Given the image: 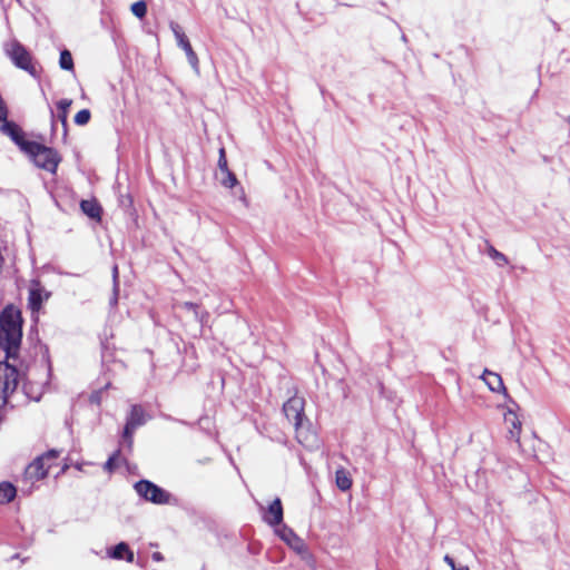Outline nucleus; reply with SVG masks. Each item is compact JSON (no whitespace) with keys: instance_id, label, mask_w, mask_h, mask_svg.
<instances>
[{"instance_id":"dca6fc26","label":"nucleus","mask_w":570,"mask_h":570,"mask_svg":"<svg viewBox=\"0 0 570 570\" xmlns=\"http://www.w3.org/2000/svg\"><path fill=\"white\" fill-rule=\"evenodd\" d=\"M114 559H126L128 562L134 561V552L129 549L128 544L125 542L118 543L110 553Z\"/></svg>"},{"instance_id":"6e6552de","label":"nucleus","mask_w":570,"mask_h":570,"mask_svg":"<svg viewBox=\"0 0 570 570\" xmlns=\"http://www.w3.org/2000/svg\"><path fill=\"white\" fill-rule=\"evenodd\" d=\"M170 29H171L175 38H176V41H177L178 46L185 51L189 63L193 67H197V65H198V57H197L196 52L194 51V49H193L188 38L186 37L183 28L178 23H176V22H170Z\"/></svg>"},{"instance_id":"9d476101","label":"nucleus","mask_w":570,"mask_h":570,"mask_svg":"<svg viewBox=\"0 0 570 570\" xmlns=\"http://www.w3.org/2000/svg\"><path fill=\"white\" fill-rule=\"evenodd\" d=\"M49 293L40 286V283H35L29 289L28 307L32 313H39L42 307L43 301L48 299Z\"/></svg>"},{"instance_id":"cd10ccee","label":"nucleus","mask_w":570,"mask_h":570,"mask_svg":"<svg viewBox=\"0 0 570 570\" xmlns=\"http://www.w3.org/2000/svg\"><path fill=\"white\" fill-rule=\"evenodd\" d=\"M181 307L188 311H193L197 315L199 305L193 302H185L183 303Z\"/></svg>"},{"instance_id":"2f4dec72","label":"nucleus","mask_w":570,"mask_h":570,"mask_svg":"<svg viewBox=\"0 0 570 570\" xmlns=\"http://www.w3.org/2000/svg\"><path fill=\"white\" fill-rule=\"evenodd\" d=\"M154 558H155L156 560H159V559H160V554L157 552V553H155V554H154Z\"/></svg>"},{"instance_id":"412c9836","label":"nucleus","mask_w":570,"mask_h":570,"mask_svg":"<svg viewBox=\"0 0 570 570\" xmlns=\"http://www.w3.org/2000/svg\"><path fill=\"white\" fill-rule=\"evenodd\" d=\"M120 454H121V450L120 449H117L109 458L108 460L105 462L104 464V470L108 473H112L117 466H118V461L120 459Z\"/></svg>"},{"instance_id":"c756f323","label":"nucleus","mask_w":570,"mask_h":570,"mask_svg":"<svg viewBox=\"0 0 570 570\" xmlns=\"http://www.w3.org/2000/svg\"><path fill=\"white\" fill-rule=\"evenodd\" d=\"M75 468H76L77 470H79V471H82V470H83V463H77V464L75 465Z\"/></svg>"},{"instance_id":"f8f14e48","label":"nucleus","mask_w":570,"mask_h":570,"mask_svg":"<svg viewBox=\"0 0 570 570\" xmlns=\"http://www.w3.org/2000/svg\"><path fill=\"white\" fill-rule=\"evenodd\" d=\"M504 422L509 425L510 438L520 444V434L522 431V423H521L518 414L512 410H508L504 413Z\"/></svg>"},{"instance_id":"ddd939ff","label":"nucleus","mask_w":570,"mask_h":570,"mask_svg":"<svg viewBox=\"0 0 570 570\" xmlns=\"http://www.w3.org/2000/svg\"><path fill=\"white\" fill-rule=\"evenodd\" d=\"M80 208L85 215L97 222L101 220L102 207L96 198L82 199L80 202Z\"/></svg>"},{"instance_id":"f3484780","label":"nucleus","mask_w":570,"mask_h":570,"mask_svg":"<svg viewBox=\"0 0 570 570\" xmlns=\"http://www.w3.org/2000/svg\"><path fill=\"white\" fill-rule=\"evenodd\" d=\"M335 482L340 490L347 491L352 488L353 481L345 469H338L335 473Z\"/></svg>"},{"instance_id":"9b49d317","label":"nucleus","mask_w":570,"mask_h":570,"mask_svg":"<svg viewBox=\"0 0 570 570\" xmlns=\"http://www.w3.org/2000/svg\"><path fill=\"white\" fill-rule=\"evenodd\" d=\"M263 519L272 527L278 525L283 521V505L279 498L269 503Z\"/></svg>"},{"instance_id":"a878e982","label":"nucleus","mask_w":570,"mask_h":570,"mask_svg":"<svg viewBox=\"0 0 570 570\" xmlns=\"http://www.w3.org/2000/svg\"><path fill=\"white\" fill-rule=\"evenodd\" d=\"M218 168L220 169L222 173L229 170L228 164H227V158H226V153H225L224 148H220V150H219Z\"/></svg>"},{"instance_id":"5701e85b","label":"nucleus","mask_w":570,"mask_h":570,"mask_svg":"<svg viewBox=\"0 0 570 570\" xmlns=\"http://www.w3.org/2000/svg\"><path fill=\"white\" fill-rule=\"evenodd\" d=\"M131 12L139 19H142L147 14V4L145 1L140 0L131 4Z\"/></svg>"},{"instance_id":"a211bd4d","label":"nucleus","mask_w":570,"mask_h":570,"mask_svg":"<svg viewBox=\"0 0 570 570\" xmlns=\"http://www.w3.org/2000/svg\"><path fill=\"white\" fill-rule=\"evenodd\" d=\"M17 494L16 488L9 482L0 483V504L11 502Z\"/></svg>"},{"instance_id":"4468645a","label":"nucleus","mask_w":570,"mask_h":570,"mask_svg":"<svg viewBox=\"0 0 570 570\" xmlns=\"http://www.w3.org/2000/svg\"><path fill=\"white\" fill-rule=\"evenodd\" d=\"M482 380L492 392L507 394V389L503 384L502 377L490 370H484Z\"/></svg>"},{"instance_id":"4be33fe9","label":"nucleus","mask_w":570,"mask_h":570,"mask_svg":"<svg viewBox=\"0 0 570 570\" xmlns=\"http://www.w3.org/2000/svg\"><path fill=\"white\" fill-rule=\"evenodd\" d=\"M488 254L499 266H505L509 264L507 256L495 249L491 244H488Z\"/></svg>"},{"instance_id":"6ab92c4d","label":"nucleus","mask_w":570,"mask_h":570,"mask_svg":"<svg viewBox=\"0 0 570 570\" xmlns=\"http://www.w3.org/2000/svg\"><path fill=\"white\" fill-rule=\"evenodd\" d=\"M284 539L299 554L307 553V547L304 543V541L301 538H298L296 534H294L292 531L289 532V535L284 537Z\"/></svg>"},{"instance_id":"7c9ffc66","label":"nucleus","mask_w":570,"mask_h":570,"mask_svg":"<svg viewBox=\"0 0 570 570\" xmlns=\"http://www.w3.org/2000/svg\"><path fill=\"white\" fill-rule=\"evenodd\" d=\"M67 469H68V465H67V464H65V465L61 468V470H60V472H59V473H65Z\"/></svg>"},{"instance_id":"f257e3e1","label":"nucleus","mask_w":570,"mask_h":570,"mask_svg":"<svg viewBox=\"0 0 570 570\" xmlns=\"http://www.w3.org/2000/svg\"><path fill=\"white\" fill-rule=\"evenodd\" d=\"M21 311L13 305L6 306L0 312V350L6 354V360L0 361V409L16 392L21 373L17 361L22 340Z\"/></svg>"},{"instance_id":"423d86ee","label":"nucleus","mask_w":570,"mask_h":570,"mask_svg":"<svg viewBox=\"0 0 570 570\" xmlns=\"http://www.w3.org/2000/svg\"><path fill=\"white\" fill-rule=\"evenodd\" d=\"M148 419L149 416L147 415L142 405H131L122 431V440L126 443L129 452H131L134 446V434L136 430L142 426Z\"/></svg>"},{"instance_id":"aec40b11","label":"nucleus","mask_w":570,"mask_h":570,"mask_svg":"<svg viewBox=\"0 0 570 570\" xmlns=\"http://www.w3.org/2000/svg\"><path fill=\"white\" fill-rule=\"evenodd\" d=\"M59 66L63 70L72 71L75 68L73 59L69 50L65 49L60 52Z\"/></svg>"},{"instance_id":"bb28decb","label":"nucleus","mask_w":570,"mask_h":570,"mask_svg":"<svg viewBox=\"0 0 570 570\" xmlns=\"http://www.w3.org/2000/svg\"><path fill=\"white\" fill-rule=\"evenodd\" d=\"M8 121V107L4 100L0 97V122Z\"/></svg>"},{"instance_id":"0eeeda50","label":"nucleus","mask_w":570,"mask_h":570,"mask_svg":"<svg viewBox=\"0 0 570 570\" xmlns=\"http://www.w3.org/2000/svg\"><path fill=\"white\" fill-rule=\"evenodd\" d=\"M134 488L139 497L151 503L168 504L170 502L171 494L149 480H140Z\"/></svg>"},{"instance_id":"393cba45","label":"nucleus","mask_w":570,"mask_h":570,"mask_svg":"<svg viewBox=\"0 0 570 570\" xmlns=\"http://www.w3.org/2000/svg\"><path fill=\"white\" fill-rule=\"evenodd\" d=\"M224 174V177L222 178V185L227 188H233L238 184V180L234 173L230 170H227Z\"/></svg>"},{"instance_id":"b1692460","label":"nucleus","mask_w":570,"mask_h":570,"mask_svg":"<svg viewBox=\"0 0 570 570\" xmlns=\"http://www.w3.org/2000/svg\"><path fill=\"white\" fill-rule=\"evenodd\" d=\"M90 118H91V112L89 109H81L79 110L73 120H75V124L78 125V126H85L87 125L89 121H90Z\"/></svg>"},{"instance_id":"39448f33","label":"nucleus","mask_w":570,"mask_h":570,"mask_svg":"<svg viewBox=\"0 0 570 570\" xmlns=\"http://www.w3.org/2000/svg\"><path fill=\"white\" fill-rule=\"evenodd\" d=\"M4 51L17 68L27 71L33 78H39L31 52L20 41L11 40L6 45Z\"/></svg>"},{"instance_id":"1a4fd4ad","label":"nucleus","mask_w":570,"mask_h":570,"mask_svg":"<svg viewBox=\"0 0 570 570\" xmlns=\"http://www.w3.org/2000/svg\"><path fill=\"white\" fill-rule=\"evenodd\" d=\"M0 131L3 135L9 136L19 146V148L22 151L26 150V146L28 144L32 142L31 140L26 139V135H24L22 128L13 121L8 120V121L1 124Z\"/></svg>"},{"instance_id":"f03ea898","label":"nucleus","mask_w":570,"mask_h":570,"mask_svg":"<svg viewBox=\"0 0 570 570\" xmlns=\"http://www.w3.org/2000/svg\"><path fill=\"white\" fill-rule=\"evenodd\" d=\"M283 412L286 419L293 422L297 442L305 448H312L317 441V435L305 415L304 397L298 395L289 397L283 404Z\"/></svg>"},{"instance_id":"20e7f679","label":"nucleus","mask_w":570,"mask_h":570,"mask_svg":"<svg viewBox=\"0 0 570 570\" xmlns=\"http://www.w3.org/2000/svg\"><path fill=\"white\" fill-rule=\"evenodd\" d=\"M60 452L57 450H49L43 454L37 456L24 470V479L35 483L48 476L51 469L58 465Z\"/></svg>"},{"instance_id":"2eb2a0df","label":"nucleus","mask_w":570,"mask_h":570,"mask_svg":"<svg viewBox=\"0 0 570 570\" xmlns=\"http://www.w3.org/2000/svg\"><path fill=\"white\" fill-rule=\"evenodd\" d=\"M72 105V100L71 99H61L59 101H57L56 106H57V117L58 119L60 120L61 125L63 126L65 129H67V126H68V114H69V109Z\"/></svg>"},{"instance_id":"7ed1b4c3","label":"nucleus","mask_w":570,"mask_h":570,"mask_svg":"<svg viewBox=\"0 0 570 570\" xmlns=\"http://www.w3.org/2000/svg\"><path fill=\"white\" fill-rule=\"evenodd\" d=\"M23 153L30 157V159L38 168L47 170L51 174L57 173L58 166L61 163V156L56 149L47 147L37 141L28 144Z\"/></svg>"},{"instance_id":"c85d7f7f","label":"nucleus","mask_w":570,"mask_h":570,"mask_svg":"<svg viewBox=\"0 0 570 570\" xmlns=\"http://www.w3.org/2000/svg\"><path fill=\"white\" fill-rule=\"evenodd\" d=\"M444 561L452 568V570H455L454 560L450 556H445Z\"/></svg>"}]
</instances>
